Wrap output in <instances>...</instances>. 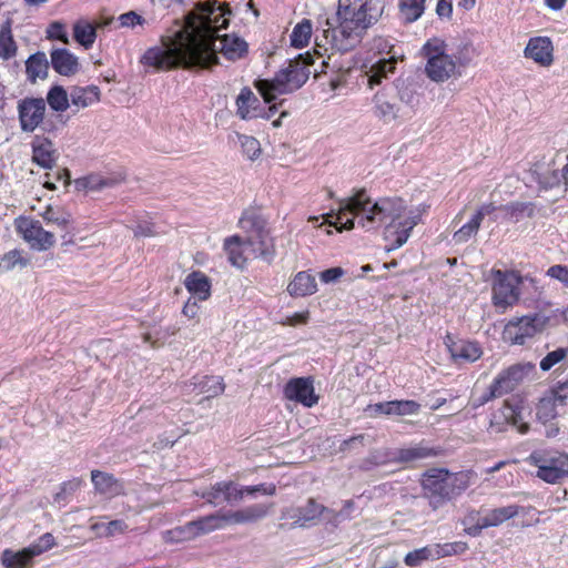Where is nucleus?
I'll list each match as a JSON object with an SVG mask.
<instances>
[{"label":"nucleus","mask_w":568,"mask_h":568,"mask_svg":"<svg viewBox=\"0 0 568 568\" xmlns=\"http://www.w3.org/2000/svg\"><path fill=\"white\" fill-rule=\"evenodd\" d=\"M232 13L227 3L216 8L212 1L196 6L197 26L184 39L172 42L168 48L153 47L145 51L141 63L155 70L183 68L209 69L219 63L217 32L229 27Z\"/></svg>","instance_id":"nucleus-1"},{"label":"nucleus","mask_w":568,"mask_h":568,"mask_svg":"<svg viewBox=\"0 0 568 568\" xmlns=\"http://www.w3.org/2000/svg\"><path fill=\"white\" fill-rule=\"evenodd\" d=\"M425 209L416 207L406 212L405 201L400 197H383L373 202L365 189L357 190L353 195L338 201L337 213L325 214V222L338 232L355 227V222L366 230L389 220L384 231V239L389 242L387 251L402 247L410 236L413 229L422 221Z\"/></svg>","instance_id":"nucleus-2"},{"label":"nucleus","mask_w":568,"mask_h":568,"mask_svg":"<svg viewBox=\"0 0 568 568\" xmlns=\"http://www.w3.org/2000/svg\"><path fill=\"white\" fill-rule=\"evenodd\" d=\"M384 8V0H339L336 14L326 19L327 28L322 30L325 42L339 52L354 49Z\"/></svg>","instance_id":"nucleus-3"},{"label":"nucleus","mask_w":568,"mask_h":568,"mask_svg":"<svg viewBox=\"0 0 568 568\" xmlns=\"http://www.w3.org/2000/svg\"><path fill=\"white\" fill-rule=\"evenodd\" d=\"M312 63L313 59L310 53L300 54L278 70L272 80H257L255 88L265 103H273L277 95L292 93L304 85L310 78Z\"/></svg>","instance_id":"nucleus-4"},{"label":"nucleus","mask_w":568,"mask_h":568,"mask_svg":"<svg viewBox=\"0 0 568 568\" xmlns=\"http://www.w3.org/2000/svg\"><path fill=\"white\" fill-rule=\"evenodd\" d=\"M469 486L467 473H450L446 468H432L424 473L422 487L430 507L436 510L456 498Z\"/></svg>","instance_id":"nucleus-5"},{"label":"nucleus","mask_w":568,"mask_h":568,"mask_svg":"<svg viewBox=\"0 0 568 568\" xmlns=\"http://www.w3.org/2000/svg\"><path fill=\"white\" fill-rule=\"evenodd\" d=\"M239 225L245 236L244 250L253 258H261L266 263H272L276 255L274 239L271 236L267 220L255 209L243 211L239 220Z\"/></svg>","instance_id":"nucleus-6"},{"label":"nucleus","mask_w":568,"mask_h":568,"mask_svg":"<svg viewBox=\"0 0 568 568\" xmlns=\"http://www.w3.org/2000/svg\"><path fill=\"white\" fill-rule=\"evenodd\" d=\"M493 285V303L496 307L505 311L518 302L521 284V276L513 271L496 270Z\"/></svg>","instance_id":"nucleus-7"},{"label":"nucleus","mask_w":568,"mask_h":568,"mask_svg":"<svg viewBox=\"0 0 568 568\" xmlns=\"http://www.w3.org/2000/svg\"><path fill=\"white\" fill-rule=\"evenodd\" d=\"M423 50L427 57L425 71L427 77L435 82H444L456 71L455 60L446 54L440 47L427 42Z\"/></svg>","instance_id":"nucleus-8"},{"label":"nucleus","mask_w":568,"mask_h":568,"mask_svg":"<svg viewBox=\"0 0 568 568\" xmlns=\"http://www.w3.org/2000/svg\"><path fill=\"white\" fill-rule=\"evenodd\" d=\"M373 113L386 124L407 116L406 110L398 103L394 88L390 85L384 87L374 94Z\"/></svg>","instance_id":"nucleus-9"},{"label":"nucleus","mask_w":568,"mask_h":568,"mask_svg":"<svg viewBox=\"0 0 568 568\" xmlns=\"http://www.w3.org/2000/svg\"><path fill=\"white\" fill-rule=\"evenodd\" d=\"M568 399V381L557 382L544 397L539 399L536 407L537 418L547 424L558 416V407L565 406Z\"/></svg>","instance_id":"nucleus-10"},{"label":"nucleus","mask_w":568,"mask_h":568,"mask_svg":"<svg viewBox=\"0 0 568 568\" xmlns=\"http://www.w3.org/2000/svg\"><path fill=\"white\" fill-rule=\"evenodd\" d=\"M45 100L42 98H26L18 102V115L22 132L31 133L39 128L44 119Z\"/></svg>","instance_id":"nucleus-11"},{"label":"nucleus","mask_w":568,"mask_h":568,"mask_svg":"<svg viewBox=\"0 0 568 568\" xmlns=\"http://www.w3.org/2000/svg\"><path fill=\"white\" fill-rule=\"evenodd\" d=\"M535 369V364L530 362L517 363L501 371L493 383L501 396H504L515 390L525 379L529 378Z\"/></svg>","instance_id":"nucleus-12"},{"label":"nucleus","mask_w":568,"mask_h":568,"mask_svg":"<svg viewBox=\"0 0 568 568\" xmlns=\"http://www.w3.org/2000/svg\"><path fill=\"white\" fill-rule=\"evenodd\" d=\"M17 230L33 250L47 251L54 245L53 233L45 231L39 221L22 219Z\"/></svg>","instance_id":"nucleus-13"},{"label":"nucleus","mask_w":568,"mask_h":568,"mask_svg":"<svg viewBox=\"0 0 568 568\" xmlns=\"http://www.w3.org/2000/svg\"><path fill=\"white\" fill-rule=\"evenodd\" d=\"M444 344L455 363H474L483 355L477 342L456 339L450 333L445 335Z\"/></svg>","instance_id":"nucleus-14"},{"label":"nucleus","mask_w":568,"mask_h":568,"mask_svg":"<svg viewBox=\"0 0 568 568\" xmlns=\"http://www.w3.org/2000/svg\"><path fill=\"white\" fill-rule=\"evenodd\" d=\"M284 396L290 400L303 404L305 407H313L318 402L311 377L290 379L284 387Z\"/></svg>","instance_id":"nucleus-15"},{"label":"nucleus","mask_w":568,"mask_h":568,"mask_svg":"<svg viewBox=\"0 0 568 568\" xmlns=\"http://www.w3.org/2000/svg\"><path fill=\"white\" fill-rule=\"evenodd\" d=\"M325 506L310 498L305 505L287 508L283 517L291 519L295 526L308 527L322 518L324 520Z\"/></svg>","instance_id":"nucleus-16"},{"label":"nucleus","mask_w":568,"mask_h":568,"mask_svg":"<svg viewBox=\"0 0 568 568\" xmlns=\"http://www.w3.org/2000/svg\"><path fill=\"white\" fill-rule=\"evenodd\" d=\"M521 420L520 412L511 405H504L500 409L493 413L488 430L498 434L506 432L509 426H516L520 434H526L529 426Z\"/></svg>","instance_id":"nucleus-17"},{"label":"nucleus","mask_w":568,"mask_h":568,"mask_svg":"<svg viewBox=\"0 0 568 568\" xmlns=\"http://www.w3.org/2000/svg\"><path fill=\"white\" fill-rule=\"evenodd\" d=\"M542 324L544 322L537 314L524 316L517 323H510L506 328V334L513 344L523 345L527 337L532 336L541 328Z\"/></svg>","instance_id":"nucleus-18"},{"label":"nucleus","mask_w":568,"mask_h":568,"mask_svg":"<svg viewBox=\"0 0 568 568\" xmlns=\"http://www.w3.org/2000/svg\"><path fill=\"white\" fill-rule=\"evenodd\" d=\"M524 54L541 67H549L554 62L552 41L548 37L539 36L530 38L524 50Z\"/></svg>","instance_id":"nucleus-19"},{"label":"nucleus","mask_w":568,"mask_h":568,"mask_svg":"<svg viewBox=\"0 0 568 568\" xmlns=\"http://www.w3.org/2000/svg\"><path fill=\"white\" fill-rule=\"evenodd\" d=\"M225 526L224 515L211 514L186 523L181 527V532L185 534L186 538H195L201 535H206L216 529Z\"/></svg>","instance_id":"nucleus-20"},{"label":"nucleus","mask_w":568,"mask_h":568,"mask_svg":"<svg viewBox=\"0 0 568 568\" xmlns=\"http://www.w3.org/2000/svg\"><path fill=\"white\" fill-rule=\"evenodd\" d=\"M32 161L42 169H52L57 162V151L52 141L44 135H34L32 142Z\"/></svg>","instance_id":"nucleus-21"},{"label":"nucleus","mask_w":568,"mask_h":568,"mask_svg":"<svg viewBox=\"0 0 568 568\" xmlns=\"http://www.w3.org/2000/svg\"><path fill=\"white\" fill-rule=\"evenodd\" d=\"M369 408L376 415L406 416L416 415L420 409V404L410 399L389 400L377 403L369 406Z\"/></svg>","instance_id":"nucleus-22"},{"label":"nucleus","mask_w":568,"mask_h":568,"mask_svg":"<svg viewBox=\"0 0 568 568\" xmlns=\"http://www.w3.org/2000/svg\"><path fill=\"white\" fill-rule=\"evenodd\" d=\"M397 64V57L395 53L388 58H382L373 63L366 71L367 85L373 89L375 85H379L384 79H388L389 74L395 72Z\"/></svg>","instance_id":"nucleus-23"},{"label":"nucleus","mask_w":568,"mask_h":568,"mask_svg":"<svg viewBox=\"0 0 568 568\" xmlns=\"http://www.w3.org/2000/svg\"><path fill=\"white\" fill-rule=\"evenodd\" d=\"M235 103L237 108L236 114L242 120L264 116L260 108L258 99L254 95L253 91L248 87L242 88Z\"/></svg>","instance_id":"nucleus-24"},{"label":"nucleus","mask_w":568,"mask_h":568,"mask_svg":"<svg viewBox=\"0 0 568 568\" xmlns=\"http://www.w3.org/2000/svg\"><path fill=\"white\" fill-rule=\"evenodd\" d=\"M440 454V449L430 447L424 443L410 447L400 448L395 452V462L402 464L417 463Z\"/></svg>","instance_id":"nucleus-25"},{"label":"nucleus","mask_w":568,"mask_h":568,"mask_svg":"<svg viewBox=\"0 0 568 568\" xmlns=\"http://www.w3.org/2000/svg\"><path fill=\"white\" fill-rule=\"evenodd\" d=\"M50 57L53 70L60 75L71 77L79 71L78 58L68 49H54Z\"/></svg>","instance_id":"nucleus-26"},{"label":"nucleus","mask_w":568,"mask_h":568,"mask_svg":"<svg viewBox=\"0 0 568 568\" xmlns=\"http://www.w3.org/2000/svg\"><path fill=\"white\" fill-rule=\"evenodd\" d=\"M390 87L394 88L397 100L403 104V109L406 110L407 116H409L419 104L420 94L412 83L405 80L397 79Z\"/></svg>","instance_id":"nucleus-27"},{"label":"nucleus","mask_w":568,"mask_h":568,"mask_svg":"<svg viewBox=\"0 0 568 568\" xmlns=\"http://www.w3.org/2000/svg\"><path fill=\"white\" fill-rule=\"evenodd\" d=\"M268 513V507L263 504L251 505L246 508L230 511L224 515L225 525L226 524H247L254 523L262 518H264Z\"/></svg>","instance_id":"nucleus-28"},{"label":"nucleus","mask_w":568,"mask_h":568,"mask_svg":"<svg viewBox=\"0 0 568 568\" xmlns=\"http://www.w3.org/2000/svg\"><path fill=\"white\" fill-rule=\"evenodd\" d=\"M91 480L95 490L101 495L113 497L121 495L124 489L122 483L118 478H115L112 474L101 470H92Z\"/></svg>","instance_id":"nucleus-29"},{"label":"nucleus","mask_w":568,"mask_h":568,"mask_svg":"<svg viewBox=\"0 0 568 568\" xmlns=\"http://www.w3.org/2000/svg\"><path fill=\"white\" fill-rule=\"evenodd\" d=\"M186 290L199 301H206L211 296V281L201 271H193L184 280Z\"/></svg>","instance_id":"nucleus-30"},{"label":"nucleus","mask_w":568,"mask_h":568,"mask_svg":"<svg viewBox=\"0 0 568 568\" xmlns=\"http://www.w3.org/2000/svg\"><path fill=\"white\" fill-rule=\"evenodd\" d=\"M217 40L221 43L219 51L229 60L241 59L248 51L247 42L235 34H224L219 37Z\"/></svg>","instance_id":"nucleus-31"},{"label":"nucleus","mask_w":568,"mask_h":568,"mask_svg":"<svg viewBox=\"0 0 568 568\" xmlns=\"http://www.w3.org/2000/svg\"><path fill=\"white\" fill-rule=\"evenodd\" d=\"M317 291L315 277L307 272H298L287 286V292L292 296L312 295Z\"/></svg>","instance_id":"nucleus-32"},{"label":"nucleus","mask_w":568,"mask_h":568,"mask_svg":"<svg viewBox=\"0 0 568 568\" xmlns=\"http://www.w3.org/2000/svg\"><path fill=\"white\" fill-rule=\"evenodd\" d=\"M49 61L44 52L38 51L31 54L26 61L27 78L34 83L37 79H45L48 77Z\"/></svg>","instance_id":"nucleus-33"},{"label":"nucleus","mask_w":568,"mask_h":568,"mask_svg":"<svg viewBox=\"0 0 568 568\" xmlns=\"http://www.w3.org/2000/svg\"><path fill=\"white\" fill-rule=\"evenodd\" d=\"M523 507L518 505H508L489 510L481 516V525L489 527H497L503 523L516 517Z\"/></svg>","instance_id":"nucleus-34"},{"label":"nucleus","mask_w":568,"mask_h":568,"mask_svg":"<svg viewBox=\"0 0 568 568\" xmlns=\"http://www.w3.org/2000/svg\"><path fill=\"white\" fill-rule=\"evenodd\" d=\"M390 462H395V452H390L387 448L373 449L361 460L358 468L363 471H371L375 467Z\"/></svg>","instance_id":"nucleus-35"},{"label":"nucleus","mask_w":568,"mask_h":568,"mask_svg":"<svg viewBox=\"0 0 568 568\" xmlns=\"http://www.w3.org/2000/svg\"><path fill=\"white\" fill-rule=\"evenodd\" d=\"M33 558L34 556L31 555L29 547H26L19 551L6 549L2 552L1 562L4 568H27L31 566Z\"/></svg>","instance_id":"nucleus-36"},{"label":"nucleus","mask_w":568,"mask_h":568,"mask_svg":"<svg viewBox=\"0 0 568 568\" xmlns=\"http://www.w3.org/2000/svg\"><path fill=\"white\" fill-rule=\"evenodd\" d=\"M507 217L514 222H519L525 217H534L536 206L531 202H511L500 206Z\"/></svg>","instance_id":"nucleus-37"},{"label":"nucleus","mask_w":568,"mask_h":568,"mask_svg":"<svg viewBox=\"0 0 568 568\" xmlns=\"http://www.w3.org/2000/svg\"><path fill=\"white\" fill-rule=\"evenodd\" d=\"M73 38L79 44L90 49L97 39L95 27L85 20H79L73 26Z\"/></svg>","instance_id":"nucleus-38"},{"label":"nucleus","mask_w":568,"mask_h":568,"mask_svg":"<svg viewBox=\"0 0 568 568\" xmlns=\"http://www.w3.org/2000/svg\"><path fill=\"white\" fill-rule=\"evenodd\" d=\"M224 250L229 254V261L235 265L241 267L244 262L245 257L243 256V253L250 254L247 251L244 250V242L242 236L240 235H233L230 237H226L224 240Z\"/></svg>","instance_id":"nucleus-39"},{"label":"nucleus","mask_w":568,"mask_h":568,"mask_svg":"<svg viewBox=\"0 0 568 568\" xmlns=\"http://www.w3.org/2000/svg\"><path fill=\"white\" fill-rule=\"evenodd\" d=\"M375 442L374 437L367 433L354 435L341 442L338 446L339 453H359L365 447L371 446Z\"/></svg>","instance_id":"nucleus-40"},{"label":"nucleus","mask_w":568,"mask_h":568,"mask_svg":"<svg viewBox=\"0 0 568 568\" xmlns=\"http://www.w3.org/2000/svg\"><path fill=\"white\" fill-rule=\"evenodd\" d=\"M355 504L353 500H346L343 508L339 511L325 507L324 521L334 528L338 527L339 524L349 520L352 513L354 511Z\"/></svg>","instance_id":"nucleus-41"},{"label":"nucleus","mask_w":568,"mask_h":568,"mask_svg":"<svg viewBox=\"0 0 568 568\" xmlns=\"http://www.w3.org/2000/svg\"><path fill=\"white\" fill-rule=\"evenodd\" d=\"M100 90L95 85L87 88H75L71 92V101L74 105L80 108L89 106L90 104L99 101Z\"/></svg>","instance_id":"nucleus-42"},{"label":"nucleus","mask_w":568,"mask_h":568,"mask_svg":"<svg viewBox=\"0 0 568 568\" xmlns=\"http://www.w3.org/2000/svg\"><path fill=\"white\" fill-rule=\"evenodd\" d=\"M194 386L199 388L200 393L205 394L207 398L216 397L224 392V384L221 377L217 376H203Z\"/></svg>","instance_id":"nucleus-43"},{"label":"nucleus","mask_w":568,"mask_h":568,"mask_svg":"<svg viewBox=\"0 0 568 568\" xmlns=\"http://www.w3.org/2000/svg\"><path fill=\"white\" fill-rule=\"evenodd\" d=\"M115 183L116 181L114 179L103 178L100 175H89L75 180V186L78 190L100 191L104 187L113 186Z\"/></svg>","instance_id":"nucleus-44"},{"label":"nucleus","mask_w":568,"mask_h":568,"mask_svg":"<svg viewBox=\"0 0 568 568\" xmlns=\"http://www.w3.org/2000/svg\"><path fill=\"white\" fill-rule=\"evenodd\" d=\"M400 13L407 23L419 19L425 10V0H400Z\"/></svg>","instance_id":"nucleus-45"},{"label":"nucleus","mask_w":568,"mask_h":568,"mask_svg":"<svg viewBox=\"0 0 568 568\" xmlns=\"http://www.w3.org/2000/svg\"><path fill=\"white\" fill-rule=\"evenodd\" d=\"M312 36V23L304 19L297 23L291 33V45L297 49L306 47Z\"/></svg>","instance_id":"nucleus-46"},{"label":"nucleus","mask_w":568,"mask_h":568,"mask_svg":"<svg viewBox=\"0 0 568 568\" xmlns=\"http://www.w3.org/2000/svg\"><path fill=\"white\" fill-rule=\"evenodd\" d=\"M47 102L57 112H63L69 108L68 93L61 85H54L49 90Z\"/></svg>","instance_id":"nucleus-47"},{"label":"nucleus","mask_w":568,"mask_h":568,"mask_svg":"<svg viewBox=\"0 0 568 568\" xmlns=\"http://www.w3.org/2000/svg\"><path fill=\"white\" fill-rule=\"evenodd\" d=\"M567 471L557 465L555 458H550L547 466H540L537 470V477L549 484H556L566 476Z\"/></svg>","instance_id":"nucleus-48"},{"label":"nucleus","mask_w":568,"mask_h":568,"mask_svg":"<svg viewBox=\"0 0 568 568\" xmlns=\"http://www.w3.org/2000/svg\"><path fill=\"white\" fill-rule=\"evenodd\" d=\"M195 495L205 499L207 504L219 506L225 503L223 481L215 483L210 488L195 491Z\"/></svg>","instance_id":"nucleus-49"},{"label":"nucleus","mask_w":568,"mask_h":568,"mask_svg":"<svg viewBox=\"0 0 568 568\" xmlns=\"http://www.w3.org/2000/svg\"><path fill=\"white\" fill-rule=\"evenodd\" d=\"M29 264V260L22 256V252L19 250H11L6 253L0 260V272H10L17 266L26 267Z\"/></svg>","instance_id":"nucleus-50"},{"label":"nucleus","mask_w":568,"mask_h":568,"mask_svg":"<svg viewBox=\"0 0 568 568\" xmlns=\"http://www.w3.org/2000/svg\"><path fill=\"white\" fill-rule=\"evenodd\" d=\"M426 560H436L432 545L409 551L404 558V562L408 567H418Z\"/></svg>","instance_id":"nucleus-51"},{"label":"nucleus","mask_w":568,"mask_h":568,"mask_svg":"<svg viewBox=\"0 0 568 568\" xmlns=\"http://www.w3.org/2000/svg\"><path fill=\"white\" fill-rule=\"evenodd\" d=\"M480 222L476 220L474 216L464 224L459 230H457L453 239L456 243H466L469 241L473 236H475L480 227Z\"/></svg>","instance_id":"nucleus-52"},{"label":"nucleus","mask_w":568,"mask_h":568,"mask_svg":"<svg viewBox=\"0 0 568 568\" xmlns=\"http://www.w3.org/2000/svg\"><path fill=\"white\" fill-rule=\"evenodd\" d=\"M42 217L44 219V221H47V223H53L61 227L62 230L68 229V226L72 222L71 214L54 210L51 206L47 207V210L42 214Z\"/></svg>","instance_id":"nucleus-53"},{"label":"nucleus","mask_w":568,"mask_h":568,"mask_svg":"<svg viewBox=\"0 0 568 568\" xmlns=\"http://www.w3.org/2000/svg\"><path fill=\"white\" fill-rule=\"evenodd\" d=\"M17 53V44L12 38L10 29L0 32V58L9 60Z\"/></svg>","instance_id":"nucleus-54"},{"label":"nucleus","mask_w":568,"mask_h":568,"mask_svg":"<svg viewBox=\"0 0 568 568\" xmlns=\"http://www.w3.org/2000/svg\"><path fill=\"white\" fill-rule=\"evenodd\" d=\"M433 550L435 559H439L443 557L457 555L464 552L466 550V544L464 542H446V544H434Z\"/></svg>","instance_id":"nucleus-55"},{"label":"nucleus","mask_w":568,"mask_h":568,"mask_svg":"<svg viewBox=\"0 0 568 568\" xmlns=\"http://www.w3.org/2000/svg\"><path fill=\"white\" fill-rule=\"evenodd\" d=\"M239 141L242 148V152L247 156V159L254 161L258 158L261 153V145L254 136L240 135Z\"/></svg>","instance_id":"nucleus-56"},{"label":"nucleus","mask_w":568,"mask_h":568,"mask_svg":"<svg viewBox=\"0 0 568 568\" xmlns=\"http://www.w3.org/2000/svg\"><path fill=\"white\" fill-rule=\"evenodd\" d=\"M568 354V348L559 347L552 352H549L541 361H540V369L544 372H548L556 364L560 363L566 358Z\"/></svg>","instance_id":"nucleus-57"},{"label":"nucleus","mask_w":568,"mask_h":568,"mask_svg":"<svg viewBox=\"0 0 568 568\" xmlns=\"http://www.w3.org/2000/svg\"><path fill=\"white\" fill-rule=\"evenodd\" d=\"M55 545V539L52 534H43L36 542L29 546L31 555L39 556L47 550H50Z\"/></svg>","instance_id":"nucleus-58"},{"label":"nucleus","mask_w":568,"mask_h":568,"mask_svg":"<svg viewBox=\"0 0 568 568\" xmlns=\"http://www.w3.org/2000/svg\"><path fill=\"white\" fill-rule=\"evenodd\" d=\"M223 486L225 493V503L234 504L241 501L244 498V490H242L236 483L232 480H224Z\"/></svg>","instance_id":"nucleus-59"},{"label":"nucleus","mask_w":568,"mask_h":568,"mask_svg":"<svg viewBox=\"0 0 568 568\" xmlns=\"http://www.w3.org/2000/svg\"><path fill=\"white\" fill-rule=\"evenodd\" d=\"M80 485L81 480L78 478L62 483L60 485L59 491H57L53 496V501H64L68 496L72 495L80 487Z\"/></svg>","instance_id":"nucleus-60"},{"label":"nucleus","mask_w":568,"mask_h":568,"mask_svg":"<svg viewBox=\"0 0 568 568\" xmlns=\"http://www.w3.org/2000/svg\"><path fill=\"white\" fill-rule=\"evenodd\" d=\"M47 38L52 40H60L65 44L69 43V38L64 30V26L59 21H54L48 27Z\"/></svg>","instance_id":"nucleus-61"},{"label":"nucleus","mask_w":568,"mask_h":568,"mask_svg":"<svg viewBox=\"0 0 568 568\" xmlns=\"http://www.w3.org/2000/svg\"><path fill=\"white\" fill-rule=\"evenodd\" d=\"M549 277L559 281L565 287L568 288V266L556 264L550 266L546 273Z\"/></svg>","instance_id":"nucleus-62"},{"label":"nucleus","mask_w":568,"mask_h":568,"mask_svg":"<svg viewBox=\"0 0 568 568\" xmlns=\"http://www.w3.org/2000/svg\"><path fill=\"white\" fill-rule=\"evenodd\" d=\"M119 21L121 27H134L136 24H143L145 20L142 16L138 14L136 12L129 11L122 13L119 17Z\"/></svg>","instance_id":"nucleus-63"},{"label":"nucleus","mask_w":568,"mask_h":568,"mask_svg":"<svg viewBox=\"0 0 568 568\" xmlns=\"http://www.w3.org/2000/svg\"><path fill=\"white\" fill-rule=\"evenodd\" d=\"M102 526L104 527L105 536H114L115 534L124 532L128 528L125 521L121 519L111 520Z\"/></svg>","instance_id":"nucleus-64"}]
</instances>
